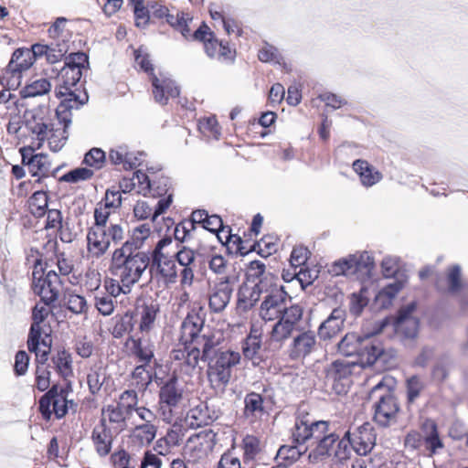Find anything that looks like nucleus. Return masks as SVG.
Segmentation results:
<instances>
[{
    "label": "nucleus",
    "instance_id": "nucleus-61",
    "mask_svg": "<svg viewBox=\"0 0 468 468\" xmlns=\"http://www.w3.org/2000/svg\"><path fill=\"white\" fill-rule=\"evenodd\" d=\"M47 263L51 265L52 269L56 270L59 277L69 275L73 269L71 261L67 260L62 253L57 254L54 260L50 259Z\"/></svg>",
    "mask_w": 468,
    "mask_h": 468
},
{
    "label": "nucleus",
    "instance_id": "nucleus-18",
    "mask_svg": "<svg viewBox=\"0 0 468 468\" xmlns=\"http://www.w3.org/2000/svg\"><path fill=\"white\" fill-rule=\"evenodd\" d=\"M176 248L177 251L174 253L173 257H175L179 265L183 267L180 272L181 285L191 286L195 277L194 273L197 267V255L193 249L183 244H177Z\"/></svg>",
    "mask_w": 468,
    "mask_h": 468
},
{
    "label": "nucleus",
    "instance_id": "nucleus-4",
    "mask_svg": "<svg viewBox=\"0 0 468 468\" xmlns=\"http://www.w3.org/2000/svg\"><path fill=\"white\" fill-rule=\"evenodd\" d=\"M395 380L385 376L369 392L373 401V420L380 427L386 428L396 423L399 412V404L395 396Z\"/></svg>",
    "mask_w": 468,
    "mask_h": 468
},
{
    "label": "nucleus",
    "instance_id": "nucleus-33",
    "mask_svg": "<svg viewBox=\"0 0 468 468\" xmlns=\"http://www.w3.org/2000/svg\"><path fill=\"white\" fill-rule=\"evenodd\" d=\"M109 241L104 232L97 227H90L87 233V250L90 257L99 259L109 250Z\"/></svg>",
    "mask_w": 468,
    "mask_h": 468
},
{
    "label": "nucleus",
    "instance_id": "nucleus-55",
    "mask_svg": "<svg viewBox=\"0 0 468 468\" xmlns=\"http://www.w3.org/2000/svg\"><path fill=\"white\" fill-rule=\"evenodd\" d=\"M95 307L104 316L110 315L114 311V303L111 295L104 292H97L95 294Z\"/></svg>",
    "mask_w": 468,
    "mask_h": 468
},
{
    "label": "nucleus",
    "instance_id": "nucleus-17",
    "mask_svg": "<svg viewBox=\"0 0 468 468\" xmlns=\"http://www.w3.org/2000/svg\"><path fill=\"white\" fill-rule=\"evenodd\" d=\"M138 180L137 194L143 196L162 197L168 195L170 179L166 176L150 177L141 170L136 171Z\"/></svg>",
    "mask_w": 468,
    "mask_h": 468
},
{
    "label": "nucleus",
    "instance_id": "nucleus-28",
    "mask_svg": "<svg viewBox=\"0 0 468 468\" xmlns=\"http://www.w3.org/2000/svg\"><path fill=\"white\" fill-rule=\"evenodd\" d=\"M243 417L250 424L260 421L266 414L264 398L254 391L249 392L244 397Z\"/></svg>",
    "mask_w": 468,
    "mask_h": 468
},
{
    "label": "nucleus",
    "instance_id": "nucleus-40",
    "mask_svg": "<svg viewBox=\"0 0 468 468\" xmlns=\"http://www.w3.org/2000/svg\"><path fill=\"white\" fill-rule=\"evenodd\" d=\"M64 99L60 101L56 110L57 117L60 115L72 114V110L79 109L88 101V95L84 93L82 97L77 96L75 92H69L63 96Z\"/></svg>",
    "mask_w": 468,
    "mask_h": 468
},
{
    "label": "nucleus",
    "instance_id": "nucleus-16",
    "mask_svg": "<svg viewBox=\"0 0 468 468\" xmlns=\"http://www.w3.org/2000/svg\"><path fill=\"white\" fill-rule=\"evenodd\" d=\"M323 427L322 420H314L308 414L297 417L292 431V442L302 446L307 442L313 443L315 435H319L318 429Z\"/></svg>",
    "mask_w": 468,
    "mask_h": 468
},
{
    "label": "nucleus",
    "instance_id": "nucleus-53",
    "mask_svg": "<svg viewBox=\"0 0 468 468\" xmlns=\"http://www.w3.org/2000/svg\"><path fill=\"white\" fill-rule=\"evenodd\" d=\"M94 173L91 169L86 167H78L64 174L60 178V182L79 183L90 179Z\"/></svg>",
    "mask_w": 468,
    "mask_h": 468
},
{
    "label": "nucleus",
    "instance_id": "nucleus-27",
    "mask_svg": "<svg viewBox=\"0 0 468 468\" xmlns=\"http://www.w3.org/2000/svg\"><path fill=\"white\" fill-rule=\"evenodd\" d=\"M346 313L337 307L333 309L329 316L319 325L317 335L321 340H329L336 336L343 329Z\"/></svg>",
    "mask_w": 468,
    "mask_h": 468
},
{
    "label": "nucleus",
    "instance_id": "nucleus-22",
    "mask_svg": "<svg viewBox=\"0 0 468 468\" xmlns=\"http://www.w3.org/2000/svg\"><path fill=\"white\" fill-rule=\"evenodd\" d=\"M117 435L114 430L104 424V420H100L99 423L94 426L90 436L95 452L99 456L105 457L110 454Z\"/></svg>",
    "mask_w": 468,
    "mask_h": 468
},
{
    "label": "nucleus",
    "instance_id": "nucleus-12",
    "mask_svg": "<svg viewBox=\"0 0 468 468\" xmlns=\"http://www.w3.org/2000/svg\"><path fill=\"white\" fill-rule=\"evenodd\" d=\"M183 400V390L178 387L177 380L173 378L165 382L159 391L158 412L162 420L171 423L178 413L179 404Z\"/></svg>",
    "mask_w": 468,
    "mask_h": 468
},
{
    "label": "nucleus",
    "instance_id": "nucleus-9",
    "mask_svg": "<svg viewBox=\"0 0 468 468\" xmlns=\"http://www.w3.org/2000/svg\"><path fill=\"white\" fill-rule=\"evenodd\" d=\"M217 443V433L211 429L191 435L185 446V453L190 463H203L212 453Z\"/></svg>",
    "mask_w": 468,
    "mask_h": 468
},
{
    "label": "nucleus",
    "instance_id": "nucleus-51",
    "mask_svg": "<svg viewBox=\"0 0 468 468\" xmlns=\"http://www.w3.org/2000/svg\"><path fill=\"white\" fill-rule=\"evenodd\" d=\"M337 446L335 451V456L341 462L350 458L353 450V442L351 440V432L346 431L342 437L336 441Z\"/></svg>",
    "mask_w": 468,
    "mask_h": 468
},
{
    "label": "nucleus",
    "instance_id": "nucleus-3",
    "mask_svg": "<svg viewBox=\"0 0 468 468\" xmlns=\"http://www.w3.org/2000/svg\"><path fill=\"white\" fill-rule=\"evenodd\" d=\"M387 324L386 321L381 323L378 333ZM377 332L367 335H360L355 332L347 333L337 344L338 352L346 356H356L353 362L359 364V367H370L376 363L384 352L382 343L376 337Z\"/></svg>",
    "mask_w": 468,
    "mask_h": 468
},
{
    "label": "nucleus",
    "instance_id": "nucleus-48",
    "mask_svg": "<svg viewBox=\"0 0 468 468\" xmlns=\"http://www.w3.org/2000/svg\"><path fill=\"white\" fill-rule=\"evenodd\" d=\"M48 194L44 191H36L29 198L31 213L37 218L44 216L48 208Z\"/></svg>",
    "mask_w": 468,
    "mask_h": 468
},
{
    "label": "nucleus",
    "instance_id": "nucleus-41",
    "mask_svg": "<svg viewBox=\"0 0 468 468\" xmlns=\"http://www.w3.org/2000/svg\"><path fill=\"white\" fill-rule=\"evenodd\" d=\"M23 72L8 63L0 76V83L7 90H16L22 83Z\"/></svg>",
    "mask_w": 468,
    "mask_h": 468
},
{
    "label": "nucleus",
    "instance_id": "nucleus-26",
    "mask_svg": "<svg viewBox=\"0 0 468 468\" xmlns=\"http://www.w3.org/2000/svg\"><path fill=\"white\" fill-rule=\"evenodd\" d=\"M421 432L423 433V455L432 457L443 449L444 444L440 438L437 424L432 420L427 419L422 422Z\"/></svg>",
    "mask_w": 468,
    "mask_h": 468
},
{
    "label": "nucleus",
    "instance_id": "nucleus-37",
    "mask_svg": "<svg viewBox=\"0 0 468 468\" xmlns=\"http://www.w3.org/2000/svg\"><path fill=\"white\" fill-rule=\"evenodd\" d=\"M219 345V338L216 334L207 328L201 336L193 344L199 351V360L207 361L212 358L215 354L216 347Z\"/></svg>",
    "mask_w": 468,
    "mask_h": 468
},
{
    "label": "nucleus",
    "instance_id": "nucleus-24",
    "mask_svg": "<svg viewBox=\"0 0 468 468\" xmlns=\"http://www.w3.org/2000/svg\"><path fill=\"white\" fill-rule=\"evenodd\" d=\"M151 82L154 101L159 104L165 105L169 98H176L179 95L178 86L163 73H160L159 76L153 75Z\"/></svg>",
    "mask_w": 468,
    "mask_h": 468
},
{
    "label": "nucleus",
    "instance_id": "nucleus-7",
    "mask_svg": "<svg viewBox=\"0 0 468 468\" xmlns=\"http://www.w3.org/2000/svg\"><path fill=\"white\" fill-rule=\"evenodd\" d=\"M373 268L372 256L367 251H356L334 261L328 271L334 276L359 279L369 275Z\"/></svg>",
    "mask_w": 468,
    "mask_h": 468
},
{
    "label": "nucleus",
    "instance_id": "nucleus-42",
    "mask_svg": "<svg viewBox=\"0 0 468 468\" xmlns=\"http://www.w3.org/2000/svg\"><path fill=\"white\" fill-rule=\"evenodd\" d=\"M23 73L28 70L34 64V56L28 48H17L12 54L9 61Z\"/></svg>",
    "mask_w": 468,
    "mask_h": 468
},
{
    "label": "nucleus",
    "instance_id": "nucleus-30",
    "mask_svg": "<svg viewBox=\"0 0 468 468\" xmlns=\"http://www.w3.org/2000/svg\"><path fill=\"white\" fill-rule=\"evenodd\" d=\"M131 414L123 407L115 403L108 405L102 410L101 420H104V424L106 425H109V423L113 424L114 426L112 429L114 430L115 434H119L127 427L126 420Z\"/></svg>",
    "mask_w": 468,
    "mask_h": 468
},
{
    "label": "nucleus",
    "instance_id": "nucleus-47",
    "mask_svg": "<svg viewBox=\"0 0 468 468\" xmlns=\"http://www.w3.org/2000/svg\"><path fill=\"white\" fill-rule=\"evenodd\" d=\"M197 129L207 140H218L221 134V127L218 119H198Z\"/></svg>",
    "mask_w": 468,
    "mask_h": 468
},
{
    "label": "nucleus",
    "instance_id": "nucleus-32",
    "mask_svg": "<svg viewBox=\"0 0 468 468\" xmlns=\"http://www.w3.org/2000/svg\"><path fill=\"white\" fill-rule=\"evenodd\" d=\"M274 277L266 271L265 264L261 261H252L246 270V284H261L262 288L268 289L272 284Z\"/></svg>",
    "mask_w": 468,
    "mask_h": 468
},
{
    "label": "nucleus",
    "instance_id": "nucleus-36",
    "mask_svg": "<svg viewBox=\"0 0 468 468\" xmlns=\"http://www.w3.org/2000/svg\"><path fill=\"white\" fill-rule=\"evenodd\" d=\"M353 169L364 186H372L382 179V174L366 160H356L353 163Z\"/></svg>",
    "mask_w": 468,
    "mask_h": 468
},
{
    "label": "nucleus",
    "instance_id": "nucleus-10",
    "mask_svg": "<svg viewBox=\"0 0 468 468\" xmlns=\"http://www.w3.org/2000/svg\"><path fill=\"white\" fill-rule=\"evenodd\" d=\"M356 367L359 364L346 359L332 362L325 368V386L337 395L346 394L352 382L351 375Z\"/></svg>",
    "mask_w": 468,
    "mask_h": 468
},
{
    "label": "nucleus",
    "instance_id": "nucleus-19",
    "mask_svg": "<svg viewBox=\"0 0 468 468\" xmlns=\"http://www.w3.org/2000/svg\"><path fill=\"white\" fill-rule=\"evenodd\" d=\"M415 308L414 303H409L399 311L398 316L394 320V331L404 338L410 339L417 335L419 321L412 315Z\"/></svg>",
    "mask_w": 468,
    "mask_h": 468
},
{
    "label": "nucleus",
    "instance_id": "nucleus-23",
    "mask_svg": "<svg viewBox=\"0 0 468 468\" xmlns=\"http://www.w3.org/2000/svg\"><path fill=\"white\" fill-rule=\"evenodd\" d=\"M205 319L197 311L192 310L183 320L180 326V338L182 343L194 344L201 336L205 328Z\"/></svg>",
    "mask_w": 468,
    "mask_h": 468
},
{
    "label": "nucleus",
    "instance_id": "nucleus-49",
    "mask_svg": "<svg viewBox=\"0 0 468 468\" xmlns=\"http://www.w3.org/2000/svg\"><path fill=\"white\" fill-rule=\"evenodd\" d=\"M157 428L154 424L144 423L134 428L133 437L142 445L150 444L156 436Z\"/></svg>",
    "mask_w": 468,
    "mask_h": 468
},
{
    "label": "nucleus",
    "instance_id": "nucleus-8",
    "mask_svg": "<svg viewBox=\"0 0 468 468\" xmlns=\"http://www.w3.org/2000/svg\"><path fill=\"white\" fill-rule=\"evenodd\" d=\"M239 352L226 350L220 352L213 364L208 365L207 377L210 384L215 388H225L229 383L232 368L240 362Z\"/></svg>",
    "mask_w": 468,
    "mask_h": 468
},
{
    "label": "nucleus",
    "instance_id": "nucleus-59",
    "mask_svg": "<svg viewBox=\"0 0 468 468\" xmlns=\"http://www.w3.org/2000/svg\"><path fill=\"white\" fill-rule=\"evenodd\" d=\"M261 347V339L247 336L242 343V353L245 358L252 360L257 357Z\"/></svg>",
    "mask_w": 468,
    "mask_h": 468
},
{
    "label": "nucleus",
    "instance_id": "nucleus-31",
    "mask_svg": "<svg viewBox=\"0 0 468 468\" xmlns=\"http://www.w3.org/2000/svg\"><path fill=\"white\" fill-rule=\"evenodd\" d=\"M170 357L177 361L180 366L185 365L189 368H195L199 361V351L193 344L182 343L171 351Z\"/></svg>",
    "mask_w": 468,
    "mask_h": 468
},
{
    "label": "nucleus",
    "instance_id": "nucleus-38",
    "mask_svg": "<svg viewBox=\"0 0 468 468\" xmlns=\"http://www.w3.org/2000/svg\"><path fill=\"white\" fill-rule=\"evenodd\" d=\"M132 354L142 363L149 364L154 357V345L149 338L142 336L139 338L131 337Z\"/></svg>",
    "mask_w": 468,
    "mask_h": 468
},
{
    "label": "nucleus",
    "instance_id": "nucleus-44",
    "mask_svg": "<svg viewBox=\"0 0 468 468\" xmlns=\"http://www.w3.org/2000/svg\"><path fill=\"white\" fill-rule=\"evenodd\" d=\"M306 451L307 447L295 443L292 446L283 445L278 451L277 459L282 460V463H286L288 466L296 462Z\"/></svg>",
    "mask_w": 468,
    "mask_h": 468
},
{
    "label": "nucleus",
    "instance_id": "nucleus-14",
    "mask_svg": "<svg viewBox=\"0 0 468 468\" xmlns=\"http://www.w3.org/2000/svg\"><path fill=\"white\" fill-rule=\"evenodd\" d=\"M44 278H39L34 282V291L37 293L42 302L50 304L58 300L62 289V281L52 266L48 263L45 264L43 269Z\"/></svg>",
    "mask_w": 468,
    "mask_h": 468
},
{
    "label": "nucleus",
    "instance_id": "nucleus-39",
    "mask_svg": "<svg viewBox=\"0 0 468 468\" xmlns=\"http://www.w3.org/2000/svg\"><path fill=\"white\" fill-rule=\"evenodd\" d=\"M140 317L139 329L142 333H148L154 328V322L159 313V306L154 302L144 303L137 308Z\"/></svg>",
    "mask_w": 468,
    "mask_h": 468
},
{
    "label": "nucleus",
    "instance_id": "nucleus-2",
    "mask_svg": "<svg viewBox=\"0 0 468 468\" xmlns=\"http://www.w3.org/2000/svg\"><path fill=\"white\" fill-rule=\"evenodd\" d=\"M150 265V256L144 251H133L128 250V244L115 249L111 257L109 272L116 282L128 290L139 282L142 276Z\"/></svg>",
    "mask_w": 468,
    "mask_h": 468
},
{
    "label": "nucleus",
    "instance_id": "nucleus-15",
    "mask_svg": "<svg viewBox=\"0 0 468 468\" xmlns=\"http://www.w3.org/2000/svg\"><path fill=\"white\" fill-rule=\"evenodd\" d=\"M322 422L324 427L318 429L319 435H315L312 443L315 444V447L309 453V459L313 462L329 456L333 446L339 440V433L336 430L328 421L322 420Z\"/></svg>",
    "mask_w": 468,
    "mask_h": 468
},
{
    "label": "nucleus",
    "instance_id": "nucleus-56",
    "mask_svg": "<svg viewBox=\"0 0 468 468\" xmlns=\"http://www.w3.org/2000/svg\"><path fill=\"white\" fill-rule=\"evenodd\" d=\"M165 20L171 27L179 30L184 37H187L189 34L187 21L190 19L184 13L176 11V14H172L169 12Z\"/></svg>",
    "mask_w": 468,
    "mask_h": 468
},
{
    "label": "nucleus",
    "instance_id": "nucleus-43",
    "mask_svg": "<svg viewBox=\"0 0 468 468\" xmlns=\"http://www.w3.org/2000/svg\"><path fill=\"white\" fill-rule=\"evenodd\" d=\"M51 89V84L45 78L37 79L27 84L20 91L23 98L41 96L48 93Z\"/></svg>",
    "mask_w": 468,
    "mask_h": 468
},
{
    "label": "nucleus",
    "instance_id": "nucleus-29",
    "mask_svg": "<svg viewBox=\"0 0 468 468\" xmlns=\"http://www.w3.org/2000/svg\"><path fill=\"white\" fill-rule=\"evenodd\" d=\"M82 71L78 67L65 65L58 74L56 95L61 98L69 92H75L73 88L80 82Z\"/></svg>",
    "mask_w": 468,
    "mask_h": 468
},
{
    "label": "nucleus",
    "instance_id": "nucleus-50",
    "mask_svg": "<svg viewBox=\"0 0 468 468\" xmlns=\"http://www.w3.org/2000/svg\"><path fill=\"white\" fill-rule=\"evenodd\" d=\"M57 372L64 378L72 376V361L69 354L65 351L58 352L52 358Z\"/></svg>",
    "mask_w": 468,
    "mask_h": 468
},
{
    "label": "nucleus",
    "instance_id": "nucleus-11",
    "mask_svg": "<svg viewBox=\"0 0 468 468\" xmlns=\"http://www.w3.org/2000/svg\"><path fill=\"white\" fill-rule=\"evenodd\" d=\"M173 243L171 238L160 239L152 252L151 271L155 269L161 281L165 284L175 283L177 280V269L173 256L169 251H165V248Z\"/></svg>",
    "mask_w": 468,
    "mask_h": 468
},
{
    "label": "nucleus",
    "instance_id": "nucleus-5",
    "mask_svg": "<svg viewBox=\"0 0 468 468\" xmlns=\"http://www.w3.org/2000/svg\"><path fill=\"white\" fill-rule=\"evenodd\" d=\"M71 119H48L47 122H39L37 119H26L25 126L39 141L37 148L45 140H48L49 149L58 152L65 145L68 139L67 128L70 125Z\"/></svg>",
    "mask_w": 468,
    "mask_h": 468
},
{
    "label": "nucleus",
    "instance_id": "nucleus-62",
    "mask_svg": "<svg viewBox=\"0 0 468 468\" xmlns=\"http://www.w3.org/2000/svg\"><path fill=\"white\" fill-rule=\"evenodd\" d=\"M402 289V283L395 281L385 286L378 294L377 300L382 302V305L390 303L391 300Z\"/></svg>",
    "mask_w": 468,
    "mask_h": 468
},
{
    "label": "nucleus",
    "instance_id": "nucleus-52",
    "mask_svg": "<svg viewBox=\"0 0 468 468\" xmlns=\"http://www.w3.org/2000/svg\"><path fill=\"white\" fill-rule=\"evenodd\" d=\"M101 231L104 232V238L111 243L118 244L124 239V229L122 224L110 223L103 227H98Z\"/></svg>",
    "mask_w": 468,
    "mask_h": 468
},
{
    "label": "nucleus",
    "instance_id": "nucleus-58",
    "mask_svg": "<svg viewBox=\"0 0 468 468\" xmlns=\"http://www.w3.org/2000/svg\"><path fill=\"white\" fill-rule=\"evenodd\" d=\"M133 328V318L131 314H125L120 318L112 328V335L115 338H121L125 334L130 333Z\"/></svg>",
    "mask_w": 468,
    "mask_h": 468
},
{
    "label": "nucleus",
    "instance_id": "nucleus-21",
    "mask_svg": "<svg viewBox=\"0 0 468 468\" xmlns=\"http://www.w3.org/2000/svg\"><path fill=\"white\" fill-rule=\"evenodd\" d=\"M233 292V286L229 277L217 281L209 293L208 305L212 312L220 313L229 304Z\"/></svg>",
    "mask_w": 468,
    "mask_h": 468
},
{
    "label": "nucleus",
    "instance_id": "nucleus-1",
    "mask_svg": "<svg viewBox=\"0 0 468 468\" xmlns=\"http://www.w3.org/2000/svg\"><path fill=\"white\" fill-rule=\"evenodd\" d=\"M259 316L265 322L275 321L269 334L270 341L282 346L303 323V309L298 304L288 305L286 292L275 290L264 296Z\"/></svg>",
    "mask_w": 468,
    "mask_h": 468
},
{
    "label": "nucleus",
    "instance_id": "nucleus-64",
    "mask_svg": "<svg viewBox=\"0 0 468 468\" xmlns=\"http://www.w3.org/2000/svg\"><path fill=\"white\" fill-rule=\"evenodd\" d=\"M244 457L253 460L261 451L260 440L253 435H247L243 439Z\"/></svg>",
    "mask_w": 468,
    "mask_h": 468
},
{
    "label": "nucleus",
    "instance_id": "nucleus-35",
    "mask_svg": "<svg viewBox=\"0 0 468 468\" xmlns=\"http://www.w3.org/2000/svg\"><path fill=\"white\" fill-rule=\"evenodd\" d=\"M215 418V412L211 411L206 403L199 402L188 410L186 421L189 427L197 428L209 424Z\"/></svg>",
    "mask_w": 468,
    "mask_h": 468
},
{
    "label": "nucleus",
    "instance_id": "nucleus-57",
    "mask_svg": "<svg viewBox=\"0 0 468 468\" xmlns=\"http://www.w3.org/2000/svg\"><path fill=\"white\" fill-rule=\"evenodd\" d=\"M105 378V372L101 367L90 368L87 376V382L92 394L97 393L101 389Z\"/></svg>",
    "mask_w": 468,
    "mask_h": 468
},
{
    "label": "nucleus",
    "instance_id": "nucleus-34",
    "mask_svg": "<svg viewBox=\"0 0 468 468\" xmlns=\"http://www.w3.org/2000/svg\"><path fill=\"white\" fill-rule=\"evenodd\" d=\"M268 292V289L262 288L261 284L250 286L245 284L239 291L237 307L239 310L246 313L250 310L260 300L262 292Z\"/></svg>",
    "mask_w": 468,
    "mask_h": 468
},
{
    "label": "nucleus",
    "instance_id": "nucleus-63",
    "mask_svg": "<svg viewBox=\"0 0 468 468\" xmlns=\"http://www.w3.org/2000/svg\"><path fill=\"white\" fill-rule=\"evenodd\" d=\"M53 411L58 419L64 417L68 412V400L62 388L58 391L57 387L56 394L52 399Z\"/></svg>",
    "mask_w": 468,
    "mask_h": 468
},
{
    "label": "nucleus",
    "instance_id": "nucleus-20",
    "mask_svg": "<svg viewBox=\"0 0 468 468\" xmlns=\"http://www.w3.org/2000/svg\"><path fill=\"white\" fill-rule=\"evenodd\" d=\"M376 433L369 422H365L351 432L353 451L359 456H367L376 445Z\"/></svg>",
    "mask_w": 468,
    "mask_h": 468
},
{
    "label": "nucleus",
    "instance_id": "nucleus-45",
    "mask_svg": "<svg viewBox=\"0 0 468 468\" xmlns=\"http://www.w3.org/2000/svg\"><path fill=\"white\" fill-rule=\"evenodd\" d=\"M27 167L32 176H48L50 169L48 156L45 154H36L34 157H31Z\"/></svg>",
    "mask_w": 468,
    "mask_h": 468
},
{
    "label": "nucleus",
    "instance_id": "nucleus-60",
    "mask_svg": "<svg viewBox=\"0 0 468 468\" xmlns=\"http://www.w3.org/2000/svg\"><path fill=\"white\" fill-rule=\"evenodd\" d=\"M105 153L100 148L90 149L84 156L83 163L95 169H100L105 163Z\"/></svg>",
    "mask_w": 468,
    "mask_h": 468
},
{
    "label": "nucleus",
    "instance_id": "nucleus-25",
    "mask_svg": "<svg viewBox=\"0 0 468 468\" xmlns=\"http://www.w3.org/2000/svg\"><path fill=\"white\" fill-rule=\"evenodd\" d=\"M145 154L144 152L129 151L125 145L111 149L109 160L114 165H120L124 170H132L141 165Z\"/></svg>",
    "mask_w": 468,
    "mask_h": 468
},
{
    "label": "nucleus",
    "instance_id": "nucleus-54",
    "mask_svg": "<svg viewBox=\"0 0 468 468\" xmlns=\"http://www.w3.org/2000/svg\"><path fill=\"white\" fill-rule=\"evenodd\" d=\"M65 304L70 312L76 314L86 312L88 308L86 299L83 296L74 292H68L65 295Z\"/></svg>",
    "mask_w": 468,
    "mask_h": 468
},
{
    "label": "nucleus",
    "instance_id": "nucleus-6",
    "mask_svg": "<svg viewBox=\"0 0 468 468\" xmlns=\"http://www.w3.org/2000/svg\"><path fill=\"white\" fill-rule=\"evenodd\" d=\"M48 304H36L32 312L33 323L30 327L27 347L34 353L38 362L44 364L48 359L51 349V340L48 334L42 335L41 323L49 314Z\"/></svg>",
    "mask_w": 468,
    "mask_h": 468
},
{
    "label": "nucleus",
    "instance_id": "nucleus-13",
    "mask_svg": "<svg viewBox=\"0 0 468 468\" xmlns=\"http://www.w3.org/2000/svg\"><path fill=\"white\" fill-rule=\"evenodd\" d=\"M290 338H292V341L288 346L287 352L291 359H303L318 348L315 332L304 330L303 323L300 324L298 330Z\"/></svg>",
    "mask_w": 468,
    "mask_h": 468
},
{
    "label": "nucleus",
    "instance_id": "nucleus-46",
    "mask_svg": "<svg viewBox=\"0 0 468 468\" xmlns=\"http://www.w3.org/2000/svg\"><path fill=\"white\" fill-rule=\"evenodd\" d=\"M151 233L150 226L148 224H141L133 229L132 236L124 243L128 244V250L139 251L138 250L143 246L144 242L149 238Z\"/></svg>",
    "mask_w": 468,
    "mask_h": 468
}]
</instances>
